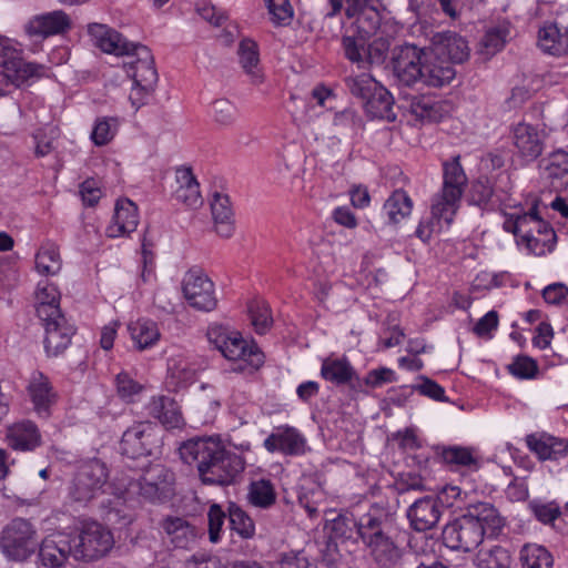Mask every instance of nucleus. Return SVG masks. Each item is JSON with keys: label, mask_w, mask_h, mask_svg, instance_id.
Wrapping results in <instances>:
<instances>
[{"label": "nucleus", "mask_w": 568, "mask_h": 568, "mask_svg": "<svg viewBox=\"0 0 568 568\" xmlns=\"http://www.w3.org/2000/svg\"><path fill=\"white\" fill-rule=\"evenodd\" d=\"M60 292L58 287L47 281L38 284L37 288V314L40 320H48L50 316L60 314Z\"/></svg>", "instance_id": "ea45409f"}, {"label": "nucleus", "mask_w": 568, "mask_h": 568, "mask_svg": "<svg viewBox=\"0 0 568 568\" xmlns=\"http://www.w3.org/2000/svg\"><path fill=\"white\" fill-rule=\"evenodd\" d=\"M47 72L44 64L24 61L22 52L10 39L0 38V97L8 94L10 87L20 88Z\"/></svg>", "instance_id": "39448f33"}, {"label": "nucleus", "mask_w": 568, "mask_h": 568, "mask_svg": "<svg viewBox=\"0 0 568 568\" xmlns=\"http://www.w3.org/2000/svg\"><path fill=\"white\" fill-rule=\"evenodd\" d=\"M159 530L165 544L174 549L193 548L200 532L189 520L179 516H165L159 521Z\"/></svg>", "instance_id": "2eb2a0df"}, {"label": "nucleus", "mask_w": 568, "mask_h": 568, "mask_svg": "<svg viewBox=\"0 0 568 568\" xmlns=\"http://www.w3.org/2000/svg\"><path fill=\"white\" fill-rule=\"evenodd\" d=\"M503 215V230L514 234L517 244L524 246L529 254L541 256L554 250L556 233L540 216L538 204H534L528 211L515 207Z\"/></svg>", "instance_id": "7ed1b4c3"}, {"label": "nucleus", "mask_w": 568, "mask_h": 568, "mask_svg": "<svg viewBox=\"0 0 568 568\" xmlns=\"http://www.w3.org/2000/svg\"><path fill=\"white\" fill-rule=\"evenodd\" d=\"M381 83L372 74L364 71H352L345 78V85L348 92L361 100L362 103L378 88Z\"/></svg>", "instance_id": "c03bdc74"}, {"label": "nucleus", "mask_w": 568, "mask_h": 568, "mask_svg": "<svg viewBox=\"0 0 568 568\" xmlns=\"http://www.w3.org/2000/svg\"><path fill=\"white\" fill-rule=\"evenodd\" d=\"M108 480L109 469L102 460L92 458L82 462L68 485V498L73 504L87 506L104 493Z\"/></svg>", "instance_id": "423d86ee"}, {"label": "nucleus", "mask_w": 568, "mask_h": 568, "mask_svg": "<svg viewBox=\"0 0 568 568\" xmlns=\"http://www.w3.org/2000/svg\"><path fill=\"white\" fill-rule=\"evenodd\" d=\"M248 312L255 332L264 334L272 324L267 304L264 302H254L248 306Z\"/></svg>", "instance_id": "13d9d810"}, {"label": "nucleus", "mask_w": 568, "mask_h": 568, "mask_svg": "<svg viewBox=\"0 0 568 568\" xmlns=\"http://www.w3.org/2000/svg\"><path fill=\"white\" fill-rule=\"evenodd\" d=\"M467 517L471 518L484 530V537L497 536L505 523L498 510L489 503H478L468 508Z\"/></svg>", "instance_id": "72a5a7b5"}, {"label": "nucleus", "mask_w": 568, "mask_h": 568, "mask_svg": "<svg viewBox=\"0 0 568 568\" xmlns=\"http://www.w3.org/2000/svg\"><path fill=\"white\" fill-rule=\"evenodd\" d=\"M38 539L34 524L16 517L0 532V550L9 561L24 562L36 554Z\"/></svg>", "instance_id": "0eeeda50"}, {"label": "nucleus", "mask_w": 568, "mask_h": 568, "mask_svg": "<svg viewBox=\"0 0 568 568\" xmlns=\"http://www.w3.org/2000/svg\"><path fill=\"white\" fill-rule=\"evenodd\" d=\"M531 510L538 521L550 525L560 517L561 510L560 507L551 501V503H534L531 504Z\"/></svg>", "instance_id": "69168bd1"}, {"label": "nucleus", "mask_w": 568, "mask_h": 568, "mask_svg": "<svg viewBox=\"0 0 568 568\" xmlns=\"http://www.w3.org/2000/svg\"><path fill=\"white\" fill-rule=\"evenodd\" d=\"M116 118H99L97 119L93 130L91 132V140L98 146L110 143L118 132Z\"/></svg>", "instance_id": "864d4df0"}, {"label": "nucleus", "mask_w": 568, "mask_h": 568, "mask_svg": "<svg viewBox=\"0 0 568 568\" xmlns=\"http://www.w3.org/2000/svg\"><path fill=\"white\" fill-rule=\"evenodd\" d=\"M27 394L34 413L39 417L48 418L51 415V408L58 400V393L49 377L40 371L32 372L28 381Z\"/></svg>", "instance_id": "f3484780"}, {"label": "nucleus", "mask_w": 568, "mask_h": 568, "mask_svg": "<svg viewBox=\"0 0 568 568\" xmlns=\"http://www.w3.org/2000/svg\"><path fill=\"white\" fill-rule=\"evenodd\" d=\"M409 108L410 112L420 120L438 121L442 116L439 102L428 95L414 97Z\"/></svg>", "instance_id": "8fccbe9b"}, {"label": "nucleus", "mask_w": 568, "mask_h": 568, "mask_svg": "<svg viewBox=\"0 0 568 568\" xmlns=\"http://www.w3.org/2000/svg\"><path fill=\"white\" fill-rule=\"evenodd\" d=\"M128 329L135 347L140 351L154 346L161 336L156 323L146 318L130 323Z\"/></svg>", "instance_id": "a19ab883"}, {"label": "nucleus", "mask_w": 568, "mask_h": 568, "mask_svg": "<svg viewBox=\"0 0 568 568\" xmlns=\"http://www.w3.org/2000/svg\"><path fill=\"white\" fill-rule=\"evenodd\" d=\"M8 445L14 450L29 452L41 445V434L31 420H21L7 429Z\"/></svg>", "instance_id": "2f4dec72"}, {"label": "nucleus", "mask_w": 568, "mask_h": 568, "mask_svg": "<svg viewBox=\"0 0 568 568\" xmlns=\"http://www.w3.org/2000/svg\"><path fill=\"white\" fill-rule=\"evenodd\" d=\"M514 153L525 163L535 161L544 151L545 134L537 126L519 122L510 131Z\"/></svg>", "instance_id": "ddd939ff"}, {"label": "nucleus", "mask_w": 568, "mask_h": 568, "mask_svg": "<svg viewBox=\"0 0 568 568\" xmlns=\"http://www.w3.org/2000/svg\"><path fill=\"white\" fill-rule=\"evenodd\" d=\"M538 47L547 54L560 57L568 53V27L556 22L545 23L538 31Z\"/></svg>", "instance_id": "473e14b6"}, {"label": "nucleus", "mask_w": 568, "mask_h": 568, "mask_svg": "<svg viewBox=\"0 0 568 568\" xmlns=\"http://www.w3.org/2000/svg\"><path fill=\"white\" fill-rule=\"evenodd\" d=\"M328 529L339 539H351L356 534L381 567L392 568L402 558V548L396 542V516L381 504H373L358 518L339 514L331 520Z\"/></svg>", "instance_id": "f257e3e1"}, {"label": "nucleus", "mask_w": 568, "mask_h": 568, "mask_svg": "<svg viewBox=\"0 0 568 568\" xmlns=\"http://www.w3.org/2000/svg\"><path fill=\"white\" fill-rule=\"evenodd\" d=\"M499 317L496 311H489L478 320L473 332L479 337H490L491 332L498 327Z\"/></svg>", "instance_id": "774afa93"}, {"label": "nucleus", "mask_w": 568, "mask_h": 568, "mask_svg": "<svg viewBox=\"0 0 568 568\" xmlns=\"http://www.w3.org/2000/svg\"><path fill=\"white\" fill-rule=\"evenodd\" d=\"M342 45L345 57L353 63H357L358 69L364 67L367 58V47L364 37L345 36L342 39Z\"/></svg>", "instance_id": "603ef678"}, {"label": "nucleus", "mask_w": 568, "mask_h": 568, "mask_svg": "<svg viewBox=\"0 0 568 568\" xmlns=\"http://www.w3.org/2000/svg\"><path fill=\"white\" fill-rule=\"evenodd\" d=\"M207 338L227 361L235 363L234 371L253 373L264 363L257 345L243 338L239 332L214 325L209 328Z\"/></svg>", "instance_id": "20e7f679"}, {"label": "nucleus", "mask_w": 568, "mask_h": 568, "mask_svg": "<svg viewBox=\"0 0 568 568\" xmlns=\"http://www.w3.org/2000/svg\"><path fill=\"white\" fill-rule=\"evenodd\" d=\"M508 372L517 378L530 379L538 372L537 363L527 356H518L508 365Z\"/></svg>", "instance_id": "680f3d73"}, {"label": "nucleus", "mask_w": 568, "mask_h": 568, "mask_svg": "<svg viewBox=\"0 0 568 568\" xmlns=\"http://www.w3.org/2000/svg\"><path fill=\"white\" fill-rule=\"evenodd\" d=\"M394 99L382 84L363 103L365 112L373 119L394 121L396 114L393 110Z\"/></svg>", "instance_id": "e433bc0d"}, {"label": "nucleus", "mask_w": 568, "mask_h": 568, "mask_svg": "<svg viewBox=\"0 0 568 568\" xmlns=\"http://www.w3.org/2000/svg\"><path fill=\"white\" fill-rule=\"evenodd\" d=\"M321 376L336 386L349 385L356 389L357 386L354 381L356 379L358 385L361 384L355 368L345 356L324 358L321 366Z\"/></svg>", "instance_id": "7c9ffc66"}, {"label": "nucleus", "mask_w": 568, "mask_h": 568, "mask_svg": "<svg viewBox=\"0 0 568 568\" xmlns=\"http://www.w3.org/2000/svg\"><path fill=\"white\" fill-rule=\"evenodd\" d=\"M226 514L221 508L220 505L213 504L209 508L207 519H209V538L210 541L216 544L221 540L223 525L225 520Z\"/></svg>", "instance_id": "bf43d9fd"}, {"label": "nucleus", "mask_w": 568, "mask_h": 568, "mask_svg": "<svg viewBox=\"0 0 568 568\" xmlns=\"http://www.w3.org/2000/svg\"><path fill=\"white\" fill-rule=\"evenodd\" d=\"M474 562L477 568H508L510 556L504 547L494 546L489 549L479 550Z\"/></svg>", "instance_id": "09e8293b"}, {"label": "nucleus", "mask_w": 568, "mask_h": 568, "mask_svg": "<svg viewBox=\"0 0 568 568\" xmlns=\"http://www.w3.org/2000/svg\"><path fill=\"white\" fill-rule=\"evenodd\" d=\"M459 155L443 162V187L435 196L459 207L464 189L467 184L466 173L460 164Z\"/></svg>", "instance_id": "412c9836"}, {"label": "nucleus", "mask_w": 568, "mask_h": 568, "mask_svg": "<svg viewBox=\"0 0 568 568\" xmlns=\"http://www.w3.org/2000/svg\"><path fill=\"white\" fill-rule=\"evenodd\" d=\"M381 6H374V8H368L358 13L357 17V26L358 30L365 36L374 34L381 24Z\"/></svg>", "instance_id": "052dcab7"}, {"label": "nucleus", "mask_w": 568, "mask_h": 568, "mask_svg": "<svg viewBox=\"0 0 568 568\" xmlns=\"http://www.w3.org/2000/svg\"><path fill=\"white\" fill-rule=\"evenodd\" d=\"M432 49L447 61L462 63L469 57V48L466 40L453 31L436 32L432 37Z\"/></svg>", "instance_id": "cd10ccee"}, {"label": "nucleus", "mask_w": 568, "mask_h": 568, "mask_svg": "<svg viewBox=\"0 0 568 568\" xmlns=\"http://www.w3.org/2000/svg\"><path fill=\"white\" fill-rule=\"evenodd\" d=\"M179 452L185 464L196 467L204 485H232L245 468L242 456L227 450L219 437L189 439L180 446Z\"/></svg>", "instance_id": "f03ea898"}, {"label": "nucleus", "mask_w": 568, "mask_h": 568, "mask_svg": "<svg viewBox=\"0 0 568 568\" xmlns=\"http://www.w3.org/2000/svg\"><path fill=\"white\" fill-rule=\"evenodd\" d=\"M443 542L452 550L471 551L484 540V530L467 515L448 523L443 529Z\"/></svg>", "instance_id": "9b49d317"}, {"label": "nucleus", "mask_w": 568, "mask_h": 568, "mask_svg": "<svg viewBox=\"0 0 568 568\" xmlns=\"http://www.w3.org/2000/svg\"><path fill=\"white\" fill-rule=\"evenodd\" d=\"M175 181L178 185L174 190V196L179 202L191 207L202 204L200 185L191 169L179 168L175 171Z\"/></svg>", "instance_id": "c9c22d12"}, {"label": "nucleus", "mask_w": 568, "mask_h": 568, "mask_svg": "<svg viewBox=\"0 0 568 568\" xmlns=\"http://www.w3.org/2000/svg\"><path fill=\"white\" fill-rule=\"evenodd\" d=\"M182 293L189 305L199 311L211 312L217 305L214 283L199 267L190 268L184 274Z\"/></svg>", "instance_id": "9d476101"}, {"label": "nucleus", "mask_w": 568, "mask_h": 568, "mask_svg": "<svg viewBox=\"0 0 568 568\" xmlns=\"http://www.w3.org/2000/svg\"><path fill=\"white\" fill-rule=\"evenodd\" d=\"M237 108L226 99H217L212 104V115L214 121L222 126H230L237 119Z\"/></svg>", "instance_id": "6e6d98bb"}, {"label": "nucleus", "mask_w": 568, "mask_h": 568, "mask_svg": "<svg viewBox=\"0 0 568 568\" xmlns=\"http://www.w3.org/2000/svg\"><path fill=\"white\" fill-rule=\"evenodd\" d=\"M172 477L164 467L156 465L150 468L144 476L130 480L124 489L126 496L139 495L148 500H154L164 491L165 485Z\"/></svg>", "instance_id": "4be33fe9"}, {"label": "nucleus", "mask_w": 568, "mask_h": 568, "mask_svg": "<svg viewBox=\"0 0 568 568\" xmlns=\"http://www.w3.org/2000/svg\"><path fill=\"white\" fill-rule=\"evenodd\" d=\"M418 383L413 385V389L418 392L423 396H427L434 400L446 402L445 389L435 381L419 376Z\"/></svg>", "instance_id": "0e129e2a"}, {"label": "nucleus", "mask_w": 568, "mask_h": 568, "mask_svg": "<svg viewBox=\"0 0 568 568\" xmlns=\"http://www.w3.org/2000/svg\"><path fill=\"white\" fill-rule=\"evenodd\" d=\"M211 211L215 232L222 237H231L235 225L229 196L215 194L211 203Z\"/></svg>", "instance_id": "4c0bfd02"}, {"label": "nucleus", "mask_w": 568, "mask_h": 568, "mask_svg": "<svg viewBox=\"0 0 568 568\" xmlns=\"http://www.w3.org/2000/svg\"><path fill=\"white\" fill-rule=\"evenodd\" d=\"M542 171L555 189L568 184V152L557 150L542 160Z\"/></svg>", "instance_id": "58836bf2"}, {"label": "nucleus", "mask_w": 568, "mask_h": 568, "mask_svg": "<svg viewBox=\"0 0 568 568\" xmlns=\"http://www.w3.org/2000/svg\"><path fill=\"white\" fill-rule=\"evenodd\" d=\"M396 382V373L388 367H379L369 371L363 383L371 388H381L386 384Z\"/></svg>", "instance_id": "338daca9"}, {"label": "nucleus", "mask_w": 568, "mask_h": 568, "mask_svg": "<svg viewBox=\"0 0 568 568\" xmlns=\"http://www.w3.org/2000/svg\"><path fill=\"white\" fill-rule=\"evenodd\" d=\"M442 517V508L435 497L426 496L417 499L407 509L410 527L416 531L434 528Z\"/></svg>", "instance_id": "393cba45"}, {"label": "nucleus", "mask_w": 568, "mask_h": 568, "mask_svg": "<svg viewBox=\"0 0 568 568\" xmlns=\"http://www.w3.org/2000/svg\"><path fill=\"white\" fill-rule=\"evenodd\" d=\"M139 213L136 205L129 199L119 200L115 204L114 214L105 229L109 237L125 236L136 230Z\"/></svg>", "instance_id": "c85d7f7f"}, {"label": "nucleus", "mask_w": 568, "mask_h": 568, "mask_svg": "<svg viewBox=\"0 0 568 568\" xmlns=\"http://www.w3.org/2000/svg\"><path fill=\"white\" fill-rule=\"evenodd\" d=\"M161 443L158 426L149 420H140L123 432L120 450L122 455L138 459L153 455Z\"/></svg>", "instance_id": "1a4fd4ad"}, {"label": "nucleus", "mask_w": 568, "mask_h": 568, "mask_svg": "<svg viewBox=\"0 0 568 568\" xmlns=\"http://www.w3.org/2000/svg\"><path fill=\"white\" fill-rule=\"evenodd\" d=\"M74 558L94 560L105 556L113 547L111 530L97 521L83 523L79 532L72 535Z\"/></svg>", "instance_id": "6e6552de"}, {"label": "nucleus", "mask_w": 568, "mask_h": 568, "mask_svg": "<svg viewBox=\"0 0 568 568\" xmlns=\"http://www.w3.org/2000/svg\"><path fill=\"white\" fill-rule=\"evenodd\" d=\"M527 447L540 460H559L568 455V442L547 433L526 436Z\"/></svg>", "instance_id": "bb28decb"}, {"label": "nucleus", "mask_w": 568, "mask_h": 568, "mask_svg": "<svg viewBox=\"0 0 568 568\" xmlns=\"http://www.w3.org/2000/svg\"><path fill=\"white\" fill-rule=\"evenodd\" d=\"M62 266L58 247L52 243L43 244L36 255V268L42 275H55Z\"/></svg>", "instance_id": "de8ad7c7"}, {"label": "nucleus", "mask_w": 568, "mask_h": 568, "mask_svg": "<svg viewBox=\"0 0 568 568\" xmlns=\"http://www.w3.org/2000/svg\"><path fill=\"white\" fill-rule=\"evenodd\" d=\"M227 511L232 530L245 539L253 537L255 525L252 518L240 506L233 503L230 504Z\"/></svg>", "instance_id": "3c124183"}, {"label": "nucleus", "mask_w": 568, "mask_h": 568, "mask_svg": "<svg viewBox=\"0 0 568 568\" xmlns=\"http://www.w3.org/2000/svg\"><path fill=\"white\" fill-rule=\"evenodd\" d=\"M272 20L276 24H287L293 18L290 0H265Z\"/></svg>", "instance_id": "e2e57ef3"}, {"label": "nucleus", "mask_w": 568, "mask_h": 568, "mask_svg": "<svg viewBox=\"0 0 568 568\" xmlns=\"http://www.w3.org/2000/svg\"><path fill=\"white\" fill-rule=\"evenodd\" d=\"M72 28V20L62 10H53L31 17L24 24V31L29 38L48 39L55 36H64Z\"/></svg>", "instance_id": "4468645a"}, {"label": "nucleus", "mask_w": 568, "mask_h": 568, "mask_svg": "<svg viewBox=\"0 0 568 568\" xmlns=\"http://www.w3.org/2000/svg\"><path fill=\"white\" fill-rule=\"evenodd\" d=\"M88 33L94 45L105 53L130 55L131 51L134 50L135 43L128 41L121 33L106 24L90 23L88 24Z\"/></svg>", "instance_id": "b1692460"}, {"label": "nucleus", "mask_w": 568, "mask_h": 568, "mask_svg": "<svg viewBox=\"0 0 568 568\" xmlns=\"http://www.w3.org/2000/svg\"><path fill=\"white\" fill-rule=\"evenodd\" d=\"M130 55H134L128 73L132 77L133 82L140 89L149 92L153 89L158 81V72L154 67L153 57L149 48L142 44H134V50Z\"/></svg>", "instance_id": "5701e85b"}, {"label": "nucleus", "mask_w": 568, "mask_h": 568, "mask_svg": "<svg viewBox=\"0 0 568 568\" xmlns=\"http://www.w3.org/2000/svg\"><path fill=\"white\" fill-rule=\"evenodd\" d=\"M509 37L507 23L499 24L486 31L479 45V53L488 59L499 52L506 44Z\"/></svg>", "instance_id": "49530a36"}, {"label": "nucleus", "mask_w": 568, "mask_h": 568, "mask_svg": "<svg viewBox=\"0 0 568 568\" xmlns=\"http://www.w3.org/2000/svg\"><path fill=\"white\" fill-rule=\"evenodd\" d=\"M145 410L148 416L159 420L168 429L184 426L180 406L168 396H153L145 405Z\"/></svg>", "instance_id": "c756f323"}, {"label": "nucleus", "mask_w": 568, "mask_h": 568, "mask_svg": "<svg viewBox=\"0 0 568 568\" xmlns=\"http://www.w3.org/2000/svg\"><path fill=\"white\" fill-rule=\"evenodd\" d=\"M263 447L268 453H281L286 456H302L308 450L305 436L290 425L275 427L264 439Z\"/></svg>", "instance_id": "dca6fc26"}, {"label": "nucleus", "mask_w": 568, "mask_h": 568, "mask_svg": "<svg viewBox=\"0 0 568 568\" xmlns=\"http://www.w3.org/2000/svg\"><path fill=\"white\" fill-rule=\"evenodd\" d=\"M40 321L44 328L45 352L50 356H58L70 345L75 328L62 313Z\"/></svg>", "instance_id": "6ab92c4d"}, {"label": "nucleus", "mask_w": 568, "mask_h": 568, "mask_svg": "<svg viewBox=\"0 0 568 568\" xmlns=\"http://www.w3.org/2000/svg\"><path fill=\"white\" fill-rule=\"evenodd\" d=\"M413 210V201L404 190L394 191L383 205V212L389 223H398L409 216Z\"/></svg>", "instance_id": "37998d69"}, {"label": "nucleus", "mask_w": 568, "mask_h": 568, "mask_svg": "<svg viewBox=\"0 0 568 568\" xmlns=\"http://www.w3.org/2000/svg\"><path fill=\"white\" fill-rule=\"evenodd\" d=\"M38 559L47 568L63 567L70 556L74 557L72 534L55 531L38 540Z\"/></svg>", "instance_id": "f8f14e48"}, {"label": "nucleus", "mask_w": 568, "mask_h": 568, "mask_svg": "<svg viewBox=\"0 0 568 568\" xmlns=\"http://www.w3.org/2000/svg\"><path fill=\"white\" fill-rule=\"evenodd\" d=\"M521 568H552V554L542 545L525 544L519 551Z\"/></svg>", "instance_id": "79ce46f5"}, {"label": "nucleus", "mask_w": 568, "mask_h": 568, "mask_svg": "<svg viewBox=\"0 0 568 568\" xmlns=\"http://www.w3.org/2000/svg\"><path fill=\"white\" fill-rule=\"evenodd\" d=\"M424 51L415 45L400 47L393 58L394 74L405 85H412L417 81L422 82Z\"/></svg>", "instance_id": "a211bd4d"}, {"label": "nucleus", "mask_w": 568, "mask_h": 568, "mask_svg": "<svg viewBox=\"0 0 568 568\" xmlns=\"http://www.w3.org/2000/svg\"><path fill=\"white\" fill-rule=\"evenodd\" d=\"M422 82L428 87H444L449 84L456 75L453 64L443 59L433 49L424 53Z\"/></svg>", "instance_id": "a878e982"}, {"label": "nucleus", "mask_w": 568, "mask_h": 568, "mask_svg": "<svg viewBox=\"0 0 568 568\" xmlns=\"http://www.w3.org/2000/svg\"><path fill=\"white\" fill-rule=\"evenodd\" d=\"M457 210V206L434 196L430 206V215L422 219L415 232L416 236L423 242H428L433 234L449 227Z\"/></svg>", "instance_id": "aec40b11"}, {"label": "nucleus", "mask_w": 568, "mask_h": 568, "mask_svg": "<svg viewBox=\"0 0 568 568\" xmlns=\"http://www.w3.org/2000/svg\"><path fill=\"white\" fill-rule=\"evenodd\" d=\"M239 61L252 84L264 82V73L260 65V51L257 43L248 38L243 39L237 49Z\"/></svg>", "instance_id": "f704fd0d"}, {"label": "nucleus", "mask_w": 568, "mask_h": 568, "mask_svg": "<svg viewBox=\"0 0 568 568\" xmlns=\"http://www.w3.org/2000/svg\"><path fill=\"white\" fill-rule=\"evenodd\" d=\"M247 500L254 507L271 508L276 501L274 485L267 479L252 481L247 489Z\"/></svg>", "instance_id": "a18cd8bd"}, {"label": "nucleus", "mask_w": 568, "mask_h": 568, "mask_svg": "<svg viewBox=\"0 0 568 568\" xmlns=\"http://www.w3.org/2000/svg\"><path fill=\"white\" fill-rule=\"evenodd\" d=\"M444 460L447 464L463 466V467H478V459L473 454L470 448L466 447H449L443 453Z\"/></svg>", "instance_id": "4d7b16f0"}, {"label": "nucleus", "mask_w": 568, "mask_h": 568, "mask_svg": "<svg viewBox=\"0 0 568 568\" xmlns=\"http://www.w3.org/2000/svg\"><path fill=\"white\" fill-rule=\"evenodd\" d=\"M114 383L118 396L126 403L134 402L144 388L126 372L119 373Z\"/></svg>", "instance_id": "5fc2aeb1"}]
</instances>
